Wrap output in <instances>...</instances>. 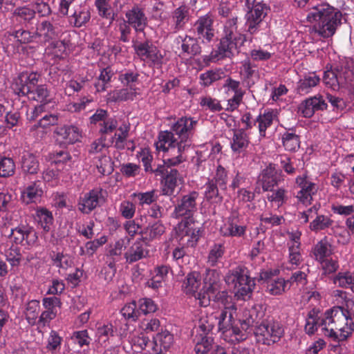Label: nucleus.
Wrapping results in <instances>:
<instances>
[{
    "label": "nucleus",
    "mask_w": 354,
    "mask_h": 354,
    "mask_svg": "<svg viewBox=\"0 0 354 354\" xmlns=\"http://www.w3.org/2000/svg\"><path fill=\"white\" fill-rule=\"evenodd\" d=\"M198 121L190 117H181L174 122L169 131H160L156 148L169 156L167 162L179 165L186 160L183 156L192 144V138Z\"/></svg>",
    "instance_id": "1"
},
{
    "label": "nucleus",
    "mask_w": 354,
    "mask_h": 354,
    "mask_svg": "<svg viewBox=\"0 0 354 354\" xmlns=\"http://www.w3.org/2000/svg\"><path fill=\"white\" fill-rule=\"evenodd\" d=\"M125 17V21L136 33V39L132 41L136 54L143 61L149 60L154 65H161L163 57L145 32L148 19L143 9L134 6L126 12Z\"/></svg>",
    "instance_id": "2"
},
{
    "label": "nucleus",
    "mask_w": 354,
    "mask_h": 354,
    "mask_svg": "<svg viewBox=\"0 0 354 354\" xmlns=\"http://www.w3.org/2000/svg\"><path fill=\"white\" fill-rule=\"evenodd\" d=\"M324 335L338 343L345 341L354 330V322L348 310L335 306L324 314Z\"/></svg>",
    "instance_id": "3"
},
{
    "label": "nucleus",
    "mask_w": 354,
    "mask_h": 354,
    "mask_svg": "<svg viewBox=\"0 0 354 354\" xmlns=\"http://www.w3.org/2000/svg\"><path fill=\"white\" fill-rule=\"evenodd\" d=\"M39 77V75L36 73H20L12 84L14 93L18 96H27L42 106L48 104L50 102L49 91L45 84L37 85Z\"/></svg>",
    "instance_id": "4"
},
{
    "label": "nucleus",
    "mask_w": 354,
    "mask_h": 354,
    "mask_svg": "<svg viewBox=\"0 0 354 354\" xmlns=\"http://www.w3.org/2000/svg\"><path fill=\"white\" fill-rule=\"evenodd\" d=\"M342 12L328 3L319 4L313 8L307 16L308 21L316 22L314 30L319 35L328 38L333 36L341 24Z\"/></svg>",
    "instance_id": "5"
},
{
    "label": "nucleus",
    "mask_w": 354,
    "mask_h": 354,
    "mask_svg": "<svg viewBox=\"0 0 354 354\" xmlns=\"http://www.w3.org/2000/svg\"><path fill=\"white\" fill-rule=\"evenodd\" d=\"M353 68L352 60L342 59L333 69L324 73V82L333 91L343 88L351 91L354 80Z\"/></svg>",
    "instance_id": "6"
},
{
    "label": "nucleus",
    "mask_w": 354,
    "mask_h": 354,
    "mask_svg": "<svg viewBox=\"0 0 354 354\" xmlns=\"http://www.w3.org/2000/svg\"><path fill=\"white\" fill-rule=\"evenodd\" d=\"M225 281L236 288L235 295L238 299L247 301L251 298L256 284L254 279L250 277L245 266H238L229 270L225 277Z\"/></svg>",
    "instance_id": "7"
},
{
    "label": "nucleus",
    "mask_w": 354,
    "mask_h": 354,
    "mask_svg": "<svg viewBox=\"0 0 354 354\" xmlns=\"http://www.w3.org/2000/svg\"><path fill=\"white\" fill-rule=\"evenodd\" d=\"M254 333L258 342L270 346L280 341L284 329L280 322L274 319H266L257 325Z\"/></svg>",
    "instance_id": "8"
},
{
    "label": "nucleus",
    "mask_w": 354,
    "mask_h": 354,
    "mask_svg": "<svg viewBox=\"0 0 354 354\" xmlns=\"http://www.w3.org/2000/svg\"><path fill=\"white\" fill-rule=\"evenodd\" d=\"M169 156L165 157L162 165H158L154 169V174L161 177L162 185V192L163 195L171 196L174 194L177 186L178 181L180 180L178 171L173 167L177 165H171L167 162Z\"/></svg>",
    "instance_id": "9"
},
{
    "label": "nucleus",
    "mask_w": 354,
    "mask_h": 354,
    "mask_svg": "<svg viewBox=\"0 0 354 354\" xmlns=\"http://www.w3.org/2000/svg\"><path fill=\"white\" fill-rule=\"evenodd\" d=\"M249 10L245 15V28L250 35L257 34L261 29L264 18L267 16L269 8L266 3L250 2L245 0Z\"/></svg>",
    "instance_id": "10"
},
{
    "label": "nucleus",
    "mask_w": 354,
    "mask_h": 354,
    "mask_svg": "<svg viewBox=\"0 0 354 354\" xmlns=\"http://www.w3.org/2000/svg\"><path fill=\"white\" fill-rule=\"evenodd\" d=\"M248 228L247 223L237 209H232L230 215L220 228V233L225 237H243Z\"/></svg>",
    "instance_id": "11"
},
{
    "label": "nucleus",
    "mask_w": 354,
    "mask_h": 354,
    "mask_svg": "<svg viewBox=\"0 0 354 354\" xmlns=\"http://www.w3.org/2000/svg\"><path fill=\"white\" fill-rule=\"evenodd\" d=\"M225 92L227 95L233 94L227 100V106L225 109L227 111H234L236 110L243 101V97L245 91L241 86V82L227 76L223 85Z\"/></svg>",
    "instance_id": "12"
},
{
    "label": "nucleus",
    "mask_w": 354,
    "mask_h": 354,
    "mask_svg": "<svg viewBox=\"0 0 354 354\" xmlns=\"http://www.w3.org/2000/svg\"><path fill=\"white\" fill-rule=\"evenodd\" d=\"M105 201L106 198L102 189H93L79 198L78 209L83 214H89L93 209L102 206Z\"/></svg>",
    "instance_id": "13"
},
{
    "label": "nucleus",
    "mask_w": 354,
    "mask_h": 354,
    "mask_svg": "<svg viewBox=\"0 0 354 354\" xmlns=\"http://www.w3.org/2000/svg\"><path fill=\"white\" fill-rule=\"evenodd\" d=\"M283 180L281 171L277 169L274 165L270 164L259 174L257 184L261 186L263 192H272L273 188Z\"/></svg>",
    "instance_id": "14"
},
{
    "label": "nucleus",
    "mask_w": 354,
    "mask_h": 354,
    "mask_svg": "<svg viewBox=\"0 0 354 354\" xmlns=\"http://www.w3.org/2000/svg\"><path fill=\"white\" fill-rule=\"evenodd\" d=\"M198 196V194L196 192L183 196L175 207V217H184L185 220H192V216L197 209L196 200Z\"/></svg>",
    "instance_id": "15"
},
{
    "label": "nucleus",
    "mask_w": 354,
    "mask_h": 354,
    "mask_svg": "<svg viewBox=\"0 0 354 354\" xmlns=\"http://www.w3.org/2000/svg\"><path fill=\"white\" fill-rule=\"evenodd\" d=\"M214 19L211 15H205L200 17L194 24V30L198 39L203 42H210L215 35L213 27Z\"/></svg>",
    "instance_id": "16"
},
{
    "label": "nucleus",
    "mask_w": 354,
    "mask_h": 354,
    "mask_svg": "<svg viewBox=\"0 0 354 354\" xmlns=\"http://www.w3.org/2000/svg\"><path fill=\"white\" fill-rule=\"evenodd\" d=\"M243 45L222 37L217 50L212 52L211 59L218 61L224 58H232L239 53V48Z\"/></svg>",
    "instance_id": "17"
},
{
    "label": "nucleus",
    "mask_w": 354,
    "mask_h": 354,
    "mask_svg": "<svg viewBox=\"0 0 354 354\" xmlns=\"http://www.w3.org/2000/svg\"><path fill=\"white\" fill-rule=\"evenodd\" d=\"M179 229L182 236L180 241H186L187 246L193 247L201 235L200 227L195 226L193 219L183 221L179 225Z\"/></svg>",
    "instance_id": "18"
},
{
    "label": "nucleus",
    "mask_w": 354,
    "mask_h": 354,
    "mask_svg": "<svg viewBox=\"0 0 354 354\" xmlns=\"http://www.w3.org/2000/svg\"><path fill=\"white\" fill-rule=\"evenodd\" d=\"M296 183L300 187L296 197L304 205H310L313 201V195L317 192L316 185L307 180L306 176H298Z\"/></svg>",
    "instance_id": "19"
},
{
    "label": "nucleus",
    "mask_w": 354,
    "mask_h": 354,
    "mask_svg": "<svg viewBox=\"0 0 354 354\" xmlns=\"http://www.w3.org/2000/svg\"><path fill=\"white\" fill-rule=\"evenodd\" d=\"M327 104L322 96H314L304 100L299 106V111L305 118L312 117L316 111L325 110Z\"/></svg>",
    "instance_id": "20"
},
{
    "label": "nucleus",
    "mask_w": 354,
    "mask_h": 354,
    "mask_svg": "<svg viewBox=\"0 0 354 354\" xmlns=\"http://www.w3.org/2000/svg\"><path fill=\"white\" fill-rule=\"evenodd\" d=\"M62 32V29L57 24L43 21L37 26L35 35L36 37H42L45 42H49L59 38Z\"/></svg>",
    "instance_id": "21"
},
{
    "label": "nucleus",
    "mask_w": 354,
    "mask_h": 354,
    "mask_svg": "<svg viewBox=\"0 0 354 354\" xmlns=\"http://www.w3.org/2000/svg\"><path fill=\"white\" fill-rule=\"evenodd\" d=\"M177 42L181 43V50L183 55L194 57L202 53V48L199 44L198 39L185 35L178 36L176 38Z\"/></svg>",
    "instance_id": "22"
},
{
    "label": "nucleus",
    "mask_w": 354,
    "mask_h": 354,
    "mask_svg": "<svg viewBox=\"0 0 354 354\" xmlns=\"http://www.w3.org/2000/svg\"><path fill=\"white\" fill-rule=\"evenodd\" d=\"M237 21V16H231V18L225 21L223 37L238 42L239 44H244L247 41V37L239 30Z\"/></svg>",
    "instance_id": "23"
},
{
    "label": "nucleus",
    "mask_w": 354,
    "mask_h": 354,
    "mask_svg": "<svg viewBox=\"0 0 354 354\" xmlns=\"http://www.w3.org/2000/svg\"><path fill=\"white\" fill-rule=\"evenodd\" d=\"M236 310V305H230L221 310L217 315L218 330L223 334L230 333V328L234 322L233 315Z\"/></svg>",
    "instance_id": "24"
},
{
    "label": "nucleus",
    "mask_w": 354,
    "mask_h": 354,
    "mask_svg": "<svg viewBox=\"0 0 354 354\" xmlns=\"http://www.w3.org/2000/svg\"><path fill=\"white\" fill-rule=\"evenodd\" d=\"M201 286V276L197 272H189L182 283V290L186 295L196 296V293Z\"/></svg>",
    "instance_id": "25"
},
{
    "label": "nucleus",
    "mask_w": 354,
    "mask_h": 354,
    "mask_svg": "<svg viewBox=\"0 0 354 354\" xmlns=\"http://www.w3.org/2000/svg\"><path fill=\"white\" fill-rule=\"evenodd\" d=\"M55 133L60 136L66 142L71 144L80 141L82 137L79 128L73 125L57 127Z\"/></svg>",
    "instance_id": "26"
},
{
    "label": "nucleus",
    "mask_w": 354,
    "mask_h": 354,
    "mask_svg": "<svg viewBox=\"0 0 354 354\" xmlns=\"http://www.w3.org/2000/svg\"><path fill=\"white\" fill-rule=\"evenodd\" d=\"M43 195V189L39 182H34L29 185L22 192L21 199L26 204L39 201Z\"/></svg>",
    "instance_id": "27"
},
{
    "label": "nucleus",
    "mask_w": 354,
    "mask_h": 354,
    "mask_svg": "<svg viewBox=\"0 0 354 354\" xmlns=\"http://www.w3.org/2000/svg\"><path fill=\"white\" fill-rule=\"evenodd\" d=\"M12 18L24 25L31 24L35 19L34 10L28 6L16 8L12 13Z\"/></svg>",
    "instance_id": "28"
},
{
    "label": "nucleus",
    "mask_w": 354,
    "mask_h": 354,
    "mask_svg": "<svg viewBox=\"0 0 354 354\" xmlns=\"http://www.w3.org/2000/svg\"><path fill=\"white\" fill-rule=\"evenodd\" d=\"M21 167L24 173L35 174L39 171V163L34 154L25 152L21 156Z\"/></svg>",
    "instance_id": "29"
},
{
    "label": "nucleus",
    "mask_w": 354,
    "mask_h": 354,
    "mask_svg": "<svg viewBox=\"0 0 354 354\" xmlns=\"http://www.w3.org/2000/svg\"><path fill=\"white\" fill-rule=\"evenodd\" d=\"M171 19L174 23V32L183 29L189 20V10L185 6H181L175 9L171 14Z\"/></svg>",
    "instance_id": "30"
},
{
    "label": "nucleus",
    "mask_w": 354,
    "mask_h": 354,
    "mask_svg": "<svg viewBox=\"0 0 354 354\" xmlns=\"http://www.w3.org/2000/svg\"><path fill=\"white\" fill-rule=\"evenodd\" d=\"M73 8V11L71 12V15L69 17L74 20L73 24L75 27L80 28L88 22L91 19V13L86 6H77Z\"/></svg>",
    "instance_id": "31"
},
{
    "label": "nucleus",
    "mask_w": 354,
    "mask_h": 354,
    "mask_svg": "<svg viewBox=\"0 0 354 354\" xmlns=\"http://www.w3.org/2000/svg\"><path fill=\"white\" fill-rule=\"evenodd\" d=\"M249 145V138L245 129H238L234 131L231 148L234 152L241 153Z\"/></svg>",
    "instance_id": "32"
},
{
    "label": "nucleus",
    "mask_w": 354,
    "mask_h": 354,
    "mask_svg": "<svg viewBox=\"0 0 354 354\" xmlns=\"http://www.w3.org/2000/svg\"><path fill=\"white\" fill-rule=\"evenodd\" d=\"M322 321H324V316L323 317H319L318 314L315 313V310H310L306 318V323L305 325L306 333L309 335L314 334L318 327H320L322 330L324 332V325L322 324Z\"/></svg>",
    "instance_id": "33"
},
{
    "label": "nucleus",
    "mask_w": 354,
    "mask_h": 354,
    "mask_svg": "<svg viewBox=\"0 0 354 354\" xmlns=\"http://www.w3.org/2000/svg\"><path fill=\"white\" fill-rule=\"evenodd\" d=\"M217 323V315L211 313L202 315L198 320V329L202 332L201 335L207 336Z\"/></svg>",
    "instance_id": "34"
},
{
    "label": "nucleus",
    "mask_w": 354,
    "mask_h": 354,
    "mask_svg": "<svg viewBox=\"0 0 354 354\" xmlns=\"http://www.w3.org/2000/svg\"><path fill=\"white\" fill-rule=\"evenodd\" d=\"M282 143L285 149L295 151L300 147V138L292 129L286 131L282 136Z\"/></svg>",
    "instance_id": "35"
},
{
    "label": "nucleus",
    "mask_w": 354,
    "mask_h": 354,
    "mask_svg": "<svg viewBox=\"0 0 354 354\" xmlns=\"http://www.w3.org/2000/svg\"><path fill=\"white\" fill-rule=\"evenodd\" d=\"M137 94L136 88L130 85L129 87L113 91L111 99L115 102L133 100Z\"/></svg>",
    "instance_id": "36"
},
{
    "label": "nucleus",
    "mask_w": 354,
    "mask_h": 354,
    "mask_svg": "<svg viewBox=\"0 0 354 354\" xmlns=\"http://www.w3.org/2000/svg\"><path fill=\"white\" fill-rule=\"evenodd\" d=\"M145 257V250L142 241H136L124 254L127 262L132 263Z\"/></svg>",
    "instance_id": "37"
},
{
    "label": "nucleus",
    "mask_w": 354,
    "mask_h": 354,
    "mask_svg": "<svg viewBox=\"0 0 354 354\" xmlns=\"http://www.w3.org/2000/svg\"><path fill=\"white\" fill-rule=\"evenodd\" d=\"M225 76V72L222 69L209 70L200 75V83L203 86H209Z\"/></svg>",
    "instance_id": "38"
},
{
    "label": "nucleus",
    "mask_w": 354,
    "mask_h": 354,
    "mask_svg": "<svg viewBox=\"0 0 354 354\" xmlns=\"http://www.w3.org/2000/svg\"><path fill=\"white\" fill-rule=\"evenodd\" d=\"M319 81V77L315 74L305 76L297 83V93L300 95H304L309 93L310 89L317 85Z\"/></svg>",
    "instance_id": "39"
},
{
    "label": "nucleus",
    "mask_w": 354,
    "mask_h": 354,
    "mask_svg": "<svg viewBox=\"0 0 354 354\" xmlns=\"http://www.w3.org/2000/svg\"><path fill=\"white\" fill-rule=\"evenodd\" d=\"M313 254L318 261H322L332 254L331 245L326 238L315 245Z\"/></svg>",
    "instance_id": "40"
},
{
    "label": "nucleus",
    "mask_w": 354,
    "mask_h": 354,
    "mask_svg": "<svg viewBox=\"0 0 354 354\" xmlns=\"http://www.w3.org/2000/svg\"><path fill=\"white\" fill-rule=\"evenodd\" d=\"M205 287L209 291H216L221 289V277L216 270H208L204 279Z\"/></svg>",
    "instance_id": "41"
},
{
    "label": "nucleus",
    "mask_w": 354,
    "mask_h": 354,
    "mask_svg": "<svg viewBox=\"0 0 354 354\" xmlns=\"http://www.w3.org/2000/svg\"><path fill=\"white\" fill-rule=\"evenodd\" d=\"M118 131L120 133H115L111 138L110 142L114 145V147L119 150L125 149L127 138L129 136V127L124 126V127H119Z\"/></svg>",
    "instance_id": "42"
},
{
    "label": "nucleus",
    "mask_w": 354,
    "mask_h": 354,
    "mask_svg": "<svg viewBox=\"0 0 354 354\" xmlns=\"http://www.w3.org/2000/svg\"><path fill=\"white\" fill-rule=\"evenodd\" d=\"M153 342L156 346H159L160 348L167 350L173 345L174 336L170 332L165 330L157 333L153 337ZM161 351L162 349H160Z\"/></svg>",
    "instance_id": "43"
},
{
    "label": "nucleus",
    "mask_w": 354,
    "mask_h": 354,
    "mask_svg": "<svg viewBox=\"0 0 354 354\" xmlns=\"http://www.w3.org/2000/svg\"><path fill=\"white\" fill-rule=\"evenodd\" d=\"M333 221L328 216L323 214H317L315 218L310 223L309 228L311 231L317 232L330 227Z\"/></svg>",
    "instance_id": "44"
},
{
    "label": "nucleus",
    "mask_w": 354,
    "mask_h": 354,
    "mask_svg": "<svg viewBox=\"0 0 354 354\" xmlns=\"http://www.w3.org/2000/svg\"><path fill=\"white\" fill-rule=\"evenodd\" d=\"M196 345L194 351L196 354H207L209 351L211 352L212 350V337L200 335L198 338L195 339Z\"/></svg>",
    "instance_id": "45"
},
{
    "label": "nucleus",
    "mask_w": 354,
    "mask_h": 354,
    "mask_svg": "<svg viewBox=\"0 0 354 354\" xmlns=\"http://www.w3.org/2000/svg\"><path fill=\"white\" fill-rule=\"evenodd\" d=\"M165 230V227L160 221L149 225L144 229L145 236L143 239H153L161 236Z\"/></svg>",
    "instance_id": "46"
},
{
    "label": "nucleus",
    "mask_w": 354,
    "mask_h": 354,
    "mask_svg": "<svg viewBox=\"0 0 354 354\" xmlns=\"http://www.w3.org/2000/svg\"><path fill=\"white\" fill-rule=\"evenodd\" d=\"M36 216L44 230L48 232L53 222L52 213L46 209L41 208L37 210Z\"/></svg>",
    "instance_id": "47"
},
{
    "label": "nucleus",
    "mask_w": 354,
    "mask_h": 354,
    "mask_svg": "<svg viewBox=\"0 0 354 354\" xmlns=\"http://www.w3.org/2000/svg\"><path fill=\"white\" fill-rule=\"evenodd\" d=\"M39 308V301L37 300H31L27 303L25 309V315L30 324H35V321L38 317Z\"/></svg>",
    "instance_id": "48"
},
{
    "label": "nucleus",
    "mask_w": 354,
    "mask_h": 354,
    "mask_svg": "<svg viewBox=\"0 0 354 354\" xmlns=\"http://www.w3.org/2000/svg\"><path fill=\"white\" fill-rule=\"evenodd\" d=\"M140 221H142L141 218H136L135 219H129V221L124 223V228L131 237L136 234H141L142 237L145 236L144 230L142 229Z\"/></svg>",
    "instance_id": "49"
},
{
    "label": "nucleus",
    "mask_w": 354,
    "mask_h": 354,
    "mask_svg": "<svg viewBox=\"0 0 354 354\" xmlns=\"http://www.w3.org/2000/svg\"><path fill=\"white\" fill-rule=\"evenodd\" d=\"M288 284L282 278L275 277L274 280H270L267 285V291L272 295H279L286 290Z\"/></svg>",
    "instance_id": "50"
},
{
    "label": "nucleus",
    "mask_w": 354,
    "mask_h": 354,
    "mask_svg": "<svg viewBox=\"0 0 354 354\" xmlns=\"http://www.w3.org/2000/svg\"><path fill=\"white\" fill-rule=\"evenodd\" d=\"M225 248L223 243H215L210 249L207 263L210 266H216L218 260L223 257Z\"/></svg>",
    "instance_id": "51"
},
{
    "label": "nucleus",
    "mask_w": 354,
    "mask_h": 354,
    "mask_svg": "<svg viewBox=\"0 0 354 354\" xmlns=\"http://www.w3.org/2000/svg\"><path fill=\"white\" fill-rule=\"evenodd\" d=\"M8 37H10V40L13 38L19 44L30 43L32 41L33 38L36 37L35 32L32 35L30 31L24 29L8 32Z\"/></svg>",
    "instance_id": "52"
},
{
    "label": "nucleus",
    "mask_w": 354,
    "mask_h": 354,
    "mask_svg": "<svg viewBox=\"0 0 354 354\" xmlns=\"http://www.w3.org/2000/svg\"><path fill=\"white\" fill-rule=\"evenodd\" d=\"M51 259L55 266L64 270L71 267L73 264V261L71 257L66 254H64L63 252H53V254H51Z\"/></svg>",
    "instance_id": "53"
},
{
    "label": "nucleus",
    "mask_w": 354,
    "mask_h": 354,
    "mask_svg": "<svg viewBox=\"0 0 354 354\" xmlns=\"http://www.w3.org/2000/svg\"><path fill=\"white\" fill-rule=\"evenodd\" d=\"M113 74L111 67L104 68L101 71L98 82L95 84L97 92H102L106 90V84L111 81Z\"/></svg>",
    "instance_id": "54"
},
{
    "label": "nucleus",
    "mask_w": 354,
    "mask_h": 354,
    "mask_svg": "<svg viewBox=\"0 0 354 354\" xmlns=\"http://www.w3.org/2000/svg\"><path fill=\"white\" fill-rule=\"evenodd\" d=\"M97 169L103 176L109 175L113 171V162L109 156H102L96 162Z\"/></svg>",
    "instance_id": "55"
},
{
    "label": "nucleus",
    "mask_w": 354,
    "mask_h": 354,
    "mask_svg": "<svg viewBox=\"0 0 354 354\" xmlns=\"http://www.w3.org/2000/svg\"><path fill=\"white\" fill-rule=\"evenodd\" d=\"M15 164L10 158L3 157L0 158V176L8 177L14 174Z\"/></svg>",
    "instance_id": "56"
},
{
    "label": "nucleus",
    "mask_w": 354,
    "mask_h": 354,
    "mask_svg": "<svg viewBox=\"0 0 354 354\" xmlns=\"http://www.w3.org/2000/svg\"><path fill=\"white\" fill-rule=\"evenodd\" d=\"M20 248L17 245H12L6 252V260L12 268L18 267L21 261Z\"/></svg>",
    "instance_id": "57"
},
{
    "label": "nucleus",
    "mask_w": 354,
    "mask_h": 354,
    "mask_svg": "<svg viewBox=\"0 0 354 354\" xmlns=\"http://www.w3.org/2000/svg\"><path fill=\"white\" fill-rule=\"evenodd\" d=\"M136 308V302L132 301L125 304L121 309L120 313L125 319L136 320L140 316V310Z\"/></svg>",
    "instance_id": "58"
},
{
    "label": "nucleus",
    "mask_w": 354,
    "mask_h": 354,
    "mask_svg": "<svg viewBox=\"0 0 354 354\" xmlns=\"http://www.w3.org/2000/svg\"><path fill=\"white\" fill-rule=\"evenodd\" d=\"M22 239V245L32 246L37 243L38 236L32 228L23 225Z\"/></svg>",
    "instance_id": "59"
},
{
    "label": "nucleus",
    "mask_w": 354,
    "mask_h": 354,
    "mask_svg": "<svg viewBox=\"0 0 354 354\" xmlns=\"http://www.w3.org/2000/svg\"><path fill=\"white\" fill-rule=\"evenodd\" d=\"M205 196L207 201L215 200L216 202L221 201L222 196L219 195L218 189L213 180H209L205 185Z\"/></svg>",
    "instance_id": "60"
},
{
    "label": "nucleus",
    "mask_w": 354,
    "mask_h": 354,
    "mask_svg": "<svg viewBox=\"0 0 354 354\" xmlns=\"http://www.w3.org/2000/svg\"><path fill=\"white\" fill-rule=\"evenodd\" d=\"M257 122L259 123V130L261 137L266 136V131L272 123V114L270 113L259 115L257 118Z\"/></svg>",
    "instance_id": "61"
},
{
    "label": "nucleus",
    "mask_w": 354,
    "mask_h": 354,
    "mask_svg": "<svg viewBox=\"0 0 354 354\" xmlns=\"http://www.w3.org/2000/svg\"><path fill=\"white\" fill-rule=\"evenodd\" d=\"M118 122L116 119L108 118L103 122L100 123L99 133L101 136H105L106 134L112 133L118 129Z\"/></svg>",
    "instance_id": "62"
},
{
    "label": "nucleus",
    "mask_w": 354,
    "mask_h": 354,
    "mask_svg": "<svg viewBox=\"0 0 354 354\" xmlns=\"http://www.w3.org/2000/svg\"><path fill=\"white\" fill-rule=\"evenodd\" d=\"M119 212L124 218L131 219L136 213V205L129 201H124L120 205Z\"/></svg>",
    "instance_id": "63"
},
{
    "label": "nucleus",
    "mask_w": 354,
    "mask_h": 354,
    "mask_svg": "<svg viewBox=\"0 0 354 354\" xmlns=\"http://www.w3.org/2000/svg\"><path fill=\"white\" fill-rule=\"evenodd\" d=\"M334 283L342 288H347L354 283V277L350 272H339L334 278Z\"/></svg>",
    "instance_id": "64"
}]
</instances>
